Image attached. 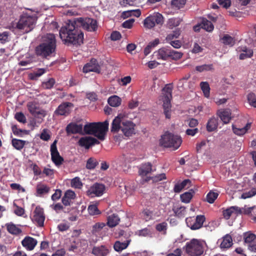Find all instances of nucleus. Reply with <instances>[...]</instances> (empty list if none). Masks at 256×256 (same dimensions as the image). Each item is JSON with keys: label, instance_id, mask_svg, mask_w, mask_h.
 I'll return each instance as SVG.
<instances>
[{"label": "nucleus", "instance_id": "obj_1", "mask_svg": "<svg viewBox=\"0 0 256 256\" xmlns=\"http://www.w3.org/2000/svg\"><path fill=\"white\" fill-rule=\"evenodd\" d=\"M80 26L89 32H95L98 28V22L90 18L68 20L60 30V36L64 44L80 45L83 43L84 34L79 30Z\"/></svg>", "mask_w": 256, "mask_h": 256}, {"label": "nucleus", "instance_id": "obj_2", "mask_svg": "<svg viewBox=\"0 0 256 256\" xmlns=\"http://www.w3.org/2000/svg\"><path fill=\"white\" fill-rule=\"evenodd\" d=\"M56 39L54 34H48L43 38L42 43L36 48V54L42 58H48L56 52Z\"/></svg>", "mask_w": 256, "mask_h": 256}, {"label": "nucleus", "instance_id": "obj_3", "mask_svg": "<svg viewBox=\"0 0 256 256\" xmlns=\"http://www.w3.org/2000/svg\"><path fill=\"white\" fill-rule=\"evenodd\" d=\"M108 121L90 122L85 124L84 131L86 134L94 135L100 140H104L108 129Z\"/></svg>", "mask_w": 256, "mask_h": 256}, {"label": "nucleus", "instance_id": "obj_4", "mask_svg": "<svg viewBox=\"0 0 256 256\" xmlns=\"http://www.w3.org/2000/svg\"><path fill=\"white\" fill-rule=\"evenodd\" d=\"M37 18L36 14H24L20 16L14 28L22 30L24 34L28 33L34 28Z\"/></svg>", "mask_w": 256, "mask_h": 256}, {"label": "nucleus", "instance_id": "obj_5", "mask_svg": "<svg viewBox=\"0 0 256 256\" xmlns=\"http://www.w3.org/2000/svg\"><path fill=\"white\" fill-rule=\"evenodd\" d=\"M173 86L172 84H166L162 90V100L163 102L162 107L164 114L166 118H170L171 108L170 103L172 98V90Z\"/></svg>", "mask_w": 256, "mask_h": 256}, {"label": "nucleus", "instance_id": "obj_6", "mask_svg": "<svg viewBox=\"0 0 256 256\" xmlns=\"http://www.w3.org/2000/svg\"><path fill=\"white\" fill-rule=\"evenodd\" d=\"M182 142V140L180 136L168 132L163 134L160 140V146L166 148H172L174 150L178 149Z\"/></svg>", "mask_w": 256, "mask_h": 256}, {"label": "nucleus", "instance_id": "obj_7", "mask_svg": "<svg viewBox=\"0 0 256 256\" xmlns=\"http://www.w3.org/2000/svg\"><path fill=\"white\" fill-rule=\"evenodd\" d=\"M204 243L197 239H192L186 245V252L190 256H200L204 251Z\"/></svg>", "mask_w": 256, "mask_h": 256}, {"label": "nucleus", "instance_id": "obj_8", "mask_svg": "<svg viewBox=\"0 0 256 256\" xmlns=\"http://www.w3.org/2000/svg\"><path fill=\"white\" fill-rule=\"evenodd\" d=\"M163 23L164 18L162 15L158 12H155L144 19V26L146 28L150 29L156 24L162 25Z\"/></svg>", "mask_w": 256, "mask_h": 256}, {"label": "nucleus", "instance_id": "obj_9", "mask_svg": "<svg viewBox=\"0 0 256 256\" xmlns=\"http://www.w3.org/2000/svg\"><path fill=\"white\" fill-rule=\"evenodd\" d=\"M27 108L29 112L35 117L41 118L46 115V111L40 108L34 102H28L27 104Z\"/></svg>", "mask_w": 256, "mask_h": 256}, {"label": "nucleus", "instance_id": "obj_10", "mask_svg": "<svg viewBox=\"0 0 256 256\" xmlns=\"http://www.w3.org/2000/svg\"><path fill=\"white\" fill-rule=\"evenodd\" d=\"M104 190V184L95 183L86 191V194L90 197L99 196L103 194Z\"/></svg>", "mask_w": 256, "mask_h": 256}, {"label": "nucleus", "instance_id": "obj_11", "mask_svg": "<svg viewBox=\"0 0 256 256\" xmlns=\"http://www.w3.org/2000/svg\"><path fill=\"white\" fill-rule=\"evenodd\" d=\"M45 220L44 209L39 206L36 208L34 211L32 220L36 223L39 226H44Z\"/></svg>", "mask_w": 256, "mask_h": 256}, {"label": "nucleus", "instance_id": "obj_12", "mask_svg": "<svg viewBox=\"0 0 256 256\" xmlns=\"http://www.w3.org/2000/svg\"><path fill=\"white\" fill-rule=\"evenodd\" d=\"M57 141L55 140L50 146V154L52 160L56 166H60L62 164L64 158L62 157L58 150L56 147Z\"/></svg>", "mask_w": 256, "mask_h": 256}, {"label": "nucleus", "instance_id": "obj_13", "mask_svg": "<svg viewBox=\"0 0 256 256\" xmlns=\"http://www.w3.org/2000/svg\"><path fill=\"white\" fill-rule=\"evenodd\" d=\"M74 106L72 103L64 102L61 104L54 111V113L58 116H68L70 112L71 108Z\"/></svg>", "mask_w": 256, "mask_h": 256}, {"label": "nucleus", "instance_id": "obj_14", "mask_svg": "<svg viewBox=\"0 0 256 256\" xmlns=\"http://www.w3.org/2000/svg\"><path fill=\"white\" fill-rule=\"evenodd\" d=\"M100 143V142L96 138L90 136L82 137L78 142L80 146L84 147L86 149H88L90 146L95 144H98Z\"/></svg>", "mask_w": 256, "mask_h": 256}, {"label": "nucleus", "instance_id": "obj_15", "mask_svg": "<svg viewBox=\"0 0 256 256\" xmlns=\"http://www.w3.org/2000/svg\"><path fill=\"white\" fill-rule=\"evenodd\" d=\"M135 126V124L130 120H123L121 130L126 136H130L134 134Z\"/></svg>", "mask_w": 256, "mask_h": 256}, {"label": "nucleus", "instance_id": "obj_16", "mask_svg": "<svg viewBox=\"0 0 256 256\" xmlns=\"http://www.w3.org/2000/svg\"><path fill=\"white\" fill-rule=\"evenodd\" d=\"M82 70L84 73H88L90 72L100 73V68L97 60L95 58H92L90 62L86 63L84 66Z\"/></svg>", "mask_w": 256, "mask_h": 256}, {"label": "nucleus", "instance_id": "obj_17", "mask_svg": "<svg viewBox=\"0 0 256 256\" xmlns=\"http://www.w3.org/2000/svg\"><path fill=\"white\" fill-rule=\"evenodd\" d=\"M84 128L82 124H78L74 122H70L68 124L66 128V131L68 135L70 134H82Z\"/></svg>", "mask_w": 256, "mask_h": 256}, {"label": "nucleus", "instance_id": "obj_18", "mask_svg": "<svg viewBox=\"0 0 256 256\" xmlns=\"http://www.w3.org/2000/svg\"><path fill=\"white\" fill-rule=\"evenodd\" d=\"M216 114L224 124L229 123L232 119L231 110L229 108L219 110Z\"/></svg>", "mask_w": 256, "mask_h": 256}, {"label": "nucleus", "instance_id": "obj_19", "mask_svg": "<svg viewBox=\"0 0 256 256\" xmlns=\"http://www.w3.org/2000/svg\"><path fill=\"white\" fill-rule=\"evenodd\" d=\"M124 115L122 114H119L116 116L112 120L111 126L110 131L113 134L118 133V132L121 130L122 118Z\"/></svg>", "mask_w": 256, "mask_h": 256}, {"label": "nucleus", "instance_id": "obj_20", "mask_svg": "<svg viewBox=\"0 0 256 256\" xmlns=\"http://www.w3.org/2000/svg\"><path fill=\"white\" fill-rule=\"evenodd\" d=\"M37 244V240L30 236H26L22 241V246L28 250H33Z\"/></svg>", "mask_w": 256, "mask_h": 256}, {"label": "nucleus", "instance_id": "obj_21", "mask_svg": "<svg viewBox=\"0 0 256 256\" xmlns=\"http://www.w3.org/2000/svg\"><path fill=\"white\" fill-rule=\"evenodd\" d=\"M237 50L238 52H241L239 56L240 60H245L248 58H250L253 56V50L247 48L246 46H240L238 48Z\"/></svg>", "mask_w": 256, "mask_h": 256}, {"label": "nucleus", "instance_id": "obj_22", "mask_svg": "<svg viewBox=\"0 0 256 256\" xmlns=\"http://www.w3.org/2000/svg\"><path fill=\"white\" fill-rule=\"evenodd\" d=\"M222 214L224 218L228 220L233 214L236 215L240 214H242V211L238 206H234L224 210Z\"/></svg>", "mask_w": 256, "mask_h": 256}, {"label": "nucleus", "instance_id": "obj_23", "mask_svg": "<svg viewBox=\"0 0 256 256\" xmlns=\"http://www.w3.org/2000/svg\"><path fill=\"white\" fill-rule=\"evenodd\" d=\"M109 250L106 246H95L93 248L92 254L95 256H106L109 253Z\"/></svg>", "mask_w": 256, "mask_h": 256}, {"label": "nucleus", "instance_id": "obj_24", "mask_svg": "<svg viewBox=\"0 0 256 256\" xmlns=\"http://www.w3.org/2000/svg\"><path fill=\"white\" fill-rule=\"evenodd\" d=\"M75 198V193L71 190H68L65 192L62 201L65 206H70L71 204L72 203V200H74Z\"/></svg>", "mask_w": 256, "mask_h": 256}, {"label": "nucleus", "instance_id": "obj_25", "mask_svg": "<svg viewBox=\"0 0 256 256\" xmlns=\"http://www.w3.org/2000/svg\"><path fill=\"white\" fill-rule=\"evenodd\" d=\"M158 59L166 60L170 58V48H162L155 52Z\"/></svg>", "mask_w": 256, "mask_h": 256}, {"label": "nucleus", "instance_id": "obj_26", "mask_svg": "<svg viewBox=\"0 0 256 256\" xmlns=\"http://www.w3.org/2000/svg\"><path fill=\"white\" fill-rule=\"evenodd\" d=\"M218 118L215 117H212L208 122L206 124L207 130L209 132H213L215 130L218 126Z\"/></svg>", "mask_w": 256, "mask_h": 256}, {"label": "nucleus", "instance_id": "obj_27", "mask_svg": "<svg viewBox=\"0 0 256 256\" xmlns=\"http://www.w3.org/2000/svg\"><path fill=\"white\" fill-rule=\"evenodd\" d=\"M152 171V165L150 162L142 164L139 168L138 173L140 176H145Z\"/></svg>", "mask_w": 256, "mask_h": 256}, {"label": "nucleus", "instance_id": "obj_28", "mask_svg": "<svg viewBox=\"0 0 256 256\" xmlns=\"http://www.w3.org/2000/svg\"><path fill=\"white\" fill-rule=\"evenodd\" d=\"M130 241V239L127 240L124 242H120L118 240L116 241L114 245V250L116 252H121L128 246Z\"/></svg>", "mask_w": 256, "mask_h": 256}, {"label": "nucleus", "instance_id": "obj_29", "mask_svg": "<svg viewBox=\"0 0 256 256\" xmlns=\"http://www.w3.org/2000/svg\"><path fill=\"white\" fill-rule=\"evenodd\" d=\"M251 126L250 122H248L246 124L245 126L242 128H238L236 127V125H232V129L233 132L236 135L242 136L246 133L247 130L250 128Z\"/></svg>", "mask_w": 256, "mask_h": 256}, {"label": "nucleus", "instance_id": "obj_30", "mask_svg": "<svg viewBox=\"0 0 256 256\" xmlns=\"http://www.w3.org/2000/svg\"><path fill=\"white\" fill-rule=\"evenodd\" d=\"M107 220L108 226L110 228H113L118 224L120 218L117 214H112L108 217Z\"/></svg>", "mask_w": 256, "mask_h": 256}, {"label": "nucleus", "instance_id": "obj_31", "mask_svg": "<svg viewBox=\"0 0 256 256\" xmlns=\"http://www.w3.org/2000/svg\"><path fill=\"white\" fill-rule=\"evenodd\" d=\"M28 142L26 140L15 138H12V145L15 149L18 150H22Z\"/></svg>", "mask_w": 256, "mask_h": 256}, {"label": "nucleus", "instance_id": "obj_32", "mask_svg": "<svg viewBox=\"0 0 256 256\" xmlns=\"http://www.w3.org/2000/svg\"><path fill=\"white\" fill-rule=\"evenodd\" d=\"M206 218L204 215H198L194 218V230H196L200 228L203 225Z\"/></svg>", "mask_w": 256, "mask_h": 256}, {"label": "nucleus", "instance_id": "obj_33", "mask_svg": "<svg viewBox=\"0 0 256 256\" xmlns=\"http://www.w3.org/2000/svg\"><path fill=\"white\" fill-rule=\"evenodd\" d=\"M12 130L15 136L19 137H23L24 136L29 134V130L19 128L16 125L12 126Z\"/></svg>", "mask_w": 256, "mask_h": 256}, {"label": "nucleus", "instance_id": "obj_34", "mask_svg": "<svg viewBox=\"0 0 256 256\" xmlns=\"http://www.w3.org/2000/svg\"><path fill=\"white\" fill-rule=\"evenodd\" d=\"M244 242L248 245L256 241V235L250 232H248L244 233Z\"/></svg>", "mask_w": 256, "mask_h": 256}, {"label": "nucleus", "instance_id": "obj_35", "mask_svg": "<svg viewBox=\"0 0 256 256\" xmlns=\"http://www.w3.org/2000/svg\"><path fill=\"white\" fill-rule=\"evenodd\" d=\"M6 229L8 232L12 234H19L22 232V230L13 224H6Z\"/></svg>", "mask_w": 256, "mask_h": 256}, {"label": "nucleus", "instance_id": "obj_36", "mask_svg": "<svg viewBox=\"0 0 256 256\" xmlns=\"http://www.w3.org/2000/svg\"><path fill=\"white\" fill-rule=\"evenodd\" d=\"M121 102L120 98L115 95L110 96L108 100V104L113 107L119 106L121 104Z\"/></svg>", "mask_w": 256, "mask_h": 256}, {"label": "nucleus", "instance_id": "obj_37", "mask_svg": "<svg viewBox=\"0 0 256 256\" xmlns=\"http://www.w3.org/2000/svg\"><path fill=\"white\" fill-rule=\"evenodd\" d=\"M46 72L45 68H38L29 74V78L31 80H37L38 78Z\"/></svg>", "mask_w": 256, "mask_h": 256}, {"label": "nucleus", "instance_id": "obj_38", "mask_svg": "<svg viewBox=\"0 0 256 256\" xmlns=\"http://www.w3.org/2000/svg\"><path fill=\"white\" fill-rule=\"evenodd\" d=\"M194 191L190 190L189 192H186L180 195V200L182 202L184 203H189L192 200Z\"/></svg>", "mask_w": 256, "mask_h": 256}, {"label": "nucleus", "instance_id": "obj_39", "mask_svg": "<svg viewBox=\"0 0 256 256\" xmlns=\"http://www.w3.org/2000/svg\"><path fill=\"white\" fill-rule=\"evenodd\" d=\"M222 40L224 44L228 45L230 46H233L236 42L235 38L227 34L224 36L222 38Z\"/></svg>", "mask_w": 256, "mask_h": 256}, {"label": "nucleus", "instance_id": "obj_40", "mask_svg": "<svg viewBox=\"0 0 256 256\" xmlns=\"http://www.w3.org/2000/svg\"><path fill=\"white\" fill-rule=\"evenodd\" d=\"M232 240L230 236L226 234L223 238L220 244L222 248H228L232 246Z\"/></svg>", "mask_w": 256, "mask_h": 256}, {"label": "nucleus", "instance_id": "obj_41", "mask_svg": "<svg viewBox=\"0 0 256 256\" xmlns=\"http://www.w3.org/2000/svg\"><path fill=\"white\" fill-rule=\"evenodd\" d=\"M200 86L204 96L208 98L210 95V87L208 83L206 82H202L200 83Z\"/></svg>", "mask_w": 256, "mask_h": 256}, {"label": "nucleus", "instance_id": "obj_42", "mask_svg": "<svg viewBox=\"0 0 256 256\" xmlns=\"http://www.w3.org/2000/svg\"><path fill=\"white\" fill-rule=\"evenodd\" d=\"M202 28L207 32H211L214 30V26L210 21L204 18L202 20Z\"/></svg>", "mask_w": 256, "mask_h": 256}, {"label": "nucleus", "instance_id": "obj_43", "mask_svg": "<svg viewBox=\"0 0 256 256\" xmlns=\"http://www.w3.org/2000/svg\"><path fill=\"white\" fill-rule=\"evenodd\" d=\"M196 70L200 72L204 71H212L214 70V65L212 64H204L198 66L196 67Z\"/></svg>", "mask_w": 256, "mask_h": 256}, {"label": "nucleus", "instance_id": "obj_44", "mask_svg": "<svg viewBox=\"0 0 256 256\" xmlns=\"http://www.w3.org/2000/svg\"><path fill=\"white\" fill-rule=\"evenodd\" d=\"M155 228L158 232H162L163 234H166L168 228V224L166 222H162L156 224Z\"/></svg>", "mask_w": 256, "mask_h": 256}, {"label": "nucleus", "instance_id": "obj_45", "mask_svg": "<svg viewBox=\"0 0 256 256\" xmlns=\"http://www.w3.org/2000/svg\"><path fill=\"white\" fill-rule=\"evenodd\" d=\"M56 82L54 78H50L48 80L42 82V86L43 88L48 90L52 88Z\"/></svg>", "mask_w": 256, "mask_h": 256}, {"label": "nucleus", "instance_id": "obj_46", "mask_svg": "<svg viewBox=\"0 0 256 256\" xmlns=\"http://www.w3.org/2000/svg\"><path fill=\"white\" fill-rule=\"evenodd\" d=\"M218 196V192L210 191L206 195V201L210 204H212L217 198Z\"/></svg>", "mask_w": 256, "mask_h": 256}, {"label": "nucleus", "instance_id": "obj_47", "mask_svg": "<svg viewBox=\"0 0 256 256\" xmlns=\"http://www.w3.org/2000/svg\"><path fill=\"white\" fill-rule=\"evenodd\" d=\"M247 100L249 104L256 108V96L254 92H250L247 96Z\"/></svg>", "mask_w": 256, "mask_h": 256}, {"label": "nucleus", "instance_id": "obj_48", "mask_svg": "<svg viewBox=\"0 0 256 256\" xmlns=\"http://www.w3.org/2000/svg\"><path fill=\"white\" fill-rule=\"evenodd\" d=\"M50 188L46 184L38 185L36 187V192L38 194H42L48 192Z\"/></svg>", "mask_w": 256, "mask_h": 256}, {"label": "nucleus", "instance_id": "obj_49", "mask_svg": "<svg viewBox=\"0 0 256 256\" xmlns=\"http://www.w3.org/2000/svg\"><path fill=\"white\" fill-rule=\"evenodd\" d=\"M54 172L55 170L54 169L44 167L43 169L42 174H44L46 176L52 179L54 178Z\"/></svg>", "mask_w": 256, "mask_h": 256}, {"label": "nucleus", "instance_id": "obj_50", "mask_svg": "<svg viewBox=\"0 0 256 256\" xmlns=\"http://www.w3.org/2000/svg\"><path fill=\"white\" fill-rule=\"evenodd\" d=\"M98 164L96 160L90 158L87 160L86 168L89 170L94 169Z\"/></svg>", "mask_w": 256, "mask_h": 256}, {"label": "nucleus", "instance_id": "obj_51", "mask_svg": "<svg viewBox=\"0 0 256 256\" xmlns=\"http://www.w3.org/2000/svg\"><path fill=\"white\" fill-rule=\"evenodd\" d=\"M88 210L90 215H97L100 214L97 206L96 204H91L88 206Z\"/></svg>", "mask_w": 256, "mask_h": 256}, {"label": "nucleus", "instance_id": "obj_52", "mask_svg": "<svg viewBox=\"0 0 256 256\" xmlns=\"http://www.w3.org/2000/svg\"><path fill=\"white\" fill-rule=\"evenodd\" d=\"M14 118L18 122L25 124L26 122V119L22 112H17L14 114Z\"/></svg>", "mask_w": 256, "mask_h": 256}, {"label": "nucleus", "instance_id": "obj_53", "mask_svg": "<svg viewBox=\"0 0 256 256\" xmlns=\"http://www.w3.org/2000/svg\"><path fill=\"white\" fill-rule=\"evenodd\" d=\"M106 226L104 222H97L92 226V232L93 234L98 232Z\"/></svg>", "mask_w": 256, "mask_h": 256}, {"label": "nucleus", "instance_id": "obj_54", "mask_svg": "<svg viewBox=\"0 0 256 256\" xmlns=\"http://www.w3.org/2000/svg\"><path fill=\"white\" fill-rule=\"evenodd\" d=\"M173 210L176 216L179 218L184 217L186 212V207L180 206L176 210L173 209Z\"/></svg>", "mask_w": 256, "mask_h": 256}, {"label": "nucleus", "instance_id": "obj_55", "mask_svg": "<svg viewBox=\"0 0 256 256\" xmlns=\"http://www.w3.org/2000/svg\"><path fill=\"white\" fill-rule=\"evenodd\" d=\"M186 3V0H172L171 4L173 6L180 8Z\"/></svg>", "mask_w": 256, "mask_h": 256}, {"label": "nucleus", "instance_id": "obj_56", "mask_svg": "<svg viewBox=\"0 0 256 256\" xmlns=\"http://www.w3.org/2000/svg\"><path fill=\"white\" fill-rule=\"evenodd\" d=\"M10 32H4L0 33V42L2 44H5L9 41Z\"/></svg>", "mask_w": 256, "mask_h": 256}, {"label": "nucleus", "instance_id": "obj_57", "mask_svg": "<svg viewBox=\"0 0 256 256\" xmlns=\"http://www.w3.org/2000/svg\"><path fill=\"white\" fill-rule=\"evenodd\" d=\"M71 185L72 187L78 188H80L82 186V182L80 178L78 177L74 178L72 180Z\"/></svg>", "mask_w": 256, "mask_h": 256}, {"label": "nucleus", "instance_id": "obj_58", "mask_svg": "<svg viewBox=\"0 0 256 256\" xmlns=\"http://www.w3.org/2000/svg\"><path fill=\"white\" fill-rule=\"evenodd\" d=\"M180 33V30H176L174 31L172 34H168L166 38V40L167 42L172 40L174 39H176L178 38Z\"/></svg>", "mask_w": 256, "mask_h": 256}, {"label": "nucleus", "instance_id": "obj_59", "mask_svg": "<svg viewBox=\"0 0 256 256\" xmlns=\"http://www.w3.org/2000/svg\"><path fill=\"white\" fill-rule=\"evenodd\" d=\"M182 56V53L174 51L170 48V58L174 60H178Z\"/></svg>", "mask_w": 256, "mask_h": 256}, {"label": "nucleus", "instance_id": "obj_60", "mask_svg": "<svg viewBox=\"0 0 256 256\" xmlns=\"http://www.w3.org/2000/svg\"><path fill=\"white\" fill-rule=\"evenodd\" d=\"M124 4L129 6H138L140 4L143 0H123Z\"/></svg>", "mask_w": 256, "mask_h": 256}, {"label": "nucleus", "instance_id": "obj_61", "mask_svg": "<svg viewBox=\"0 0 256 256\" xmlns=\"http://www.w3.org/2000/svg\"><path fill=\"white\" fill-rule=\"evenodd\" d=\"M150 179H152L154 181L158 182V181H160L166 179V176L165 174H158L156 176H155L153 177H150L148 178V180H149Z\"/></svg>", "mask_w": 256, "mask_h": 256}, {"label": "nucleus", "instance_id": "obj_62", "mask_svg": "<svg viewBox=\"0 0 256 256\" xmlns=\"http://www.w3.org/2000/svg\"><path fill=\"white\" fill-rule=\"evenodd\" d=\"M194 216L188 217L186 219V222L187 224V226L192 230H194Z\"/></svg>", "mask_w": 256, "mask_h": 256}, {"label": "nucleus", "instance_id": "obj_63", "mask_svg": "<svg viewBox=\"0 0 256 256\" xmlns=\"http://www.w3.org/2000/svg\"><path fill=\"white\" fill-rule=\"evenodd\" d=\"M62 191L60 189L55 190V192L52 196V200L53 201L58 200L62 196Z\"/></svg>", "mask_w": 256, "mask_h": 256}, {"label": "nucleus", "instance_id": "obj_64", "mask_svg": "<svg viewBox=\"0 0 256 256\" xmlns=\"http://www.w3.org/2000/svg\"><path fill=\"white\" fill-rule=\"evenodd\" d=\"M256 194V189L254 188L252 190L248 192L244 193L242 195V198L246 199V198H250L252 196H253Z\"/></svg>", "mask_w": 256, "mask_h": 256}]
</instances>
